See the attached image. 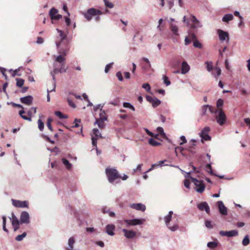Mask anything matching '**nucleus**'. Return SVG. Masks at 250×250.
I'll return each mask as SVG.
<instances>
[{"label": "nucleus", "instance_id": "f257e3e1", "mask_svg": "<svg viewBox=\"0 0 250 250\" xmlns=\"http://www.w3.org/2000/svg\"><path fill=\"white\" fill-rule=\"evenodd\" d=\"M56 30L59 34V36L57 37L55 40L58 53L60 55L65 56L69 49L67 35L61 30L57 28Z\"/></svg>", "mask_w": 250, "mask_h": 250}, {"label": "nucleus", "instance_id": "f03ea898", "mask_svg": "<svg viewBox=\"0 0 250 250\" xmlns=\"http://www.w3.org/2000/svg\"><path fill=\"white\" fill-rule=\"evenodd\" d=\"M62 55H59L55 57V60L53 63V70L50 72L54 82H55V74L66 72V69L65 68V58Z\"/></svg>", "mask_w": 250, "mask_h": 250}, {"label": "nucleus", "instance_id": "7ed1b4c3", "mask_svg": "<svg viewBox=\"0 0 250 250\" xmlns=\"http://www.w3.org/2000/svg\"><path fill=\"white\" fill-rule=\"evenodd\" d=\"M105 173L110 183L115 184L120 182V180L116 181L119 179L120 175L115 168L107 167L105 169Z\"/></svg>", "mask_w": 250, "mask_h": 250}, {"label": "nucleus", "instance_id": "20e7f679", "mask_svg": "<svg viewBox=\"0 0 250 250\" xmlns=\"http://www.w3.org/2000/svg\"><path fill=\"white\" fill-rule=\"evenodd\" d=\"M173 212L172 211H169L167 214L164 217V220L167 227L171 231H175L179 229V225L178 223L174 222L172 223H170L171 221L172 215Z\"/></svg>", "mask_w": 250, "mask_h": 250}, {"label": "nucleus", "instance_id": "39448f33", "mask_svg": "<svg viewBox=\"0 0 250 250\" xmlns=\"http://www.w3.org/2000/svg\"><path fill=\"white\" fill-rule=\"evenodd\" d=\"M218 110L214 107L208 104L204 105L201 109V115L202 116L207 115L208 112H209L213 117H215L217 123H219V114L217 113Z\"/></svg>", "mask_w": 250, "mask_h": 250}, {"label": "nucleus", "instance_id": "423d86ee", "mask_svg": "<svg viewBox=\"0 0 250 250\" xmlns=\"http://www.w3.org/2000/svg\"><path fill=\"white\" fill-rule=\"evenodd\" d=\"M102 14V12L99 10L96 9L94 8H91L87 10V12L83 14L84 18L88 21L91 20L93 16L100 15Z\"/></svg>", "mask_w": 250, "mask_h": 250}, {"label": "nucleus", "instance_id": "0eeeda50", "mask_svg": "<svg viewBox=\"0 0 250 250\" xmlns=\"http://www.w3.org/2000/svg\"><path fill=\"white\" fill-rule=\"evenodd\" d=\"M229 33L220 29V43L221 42L225 43L224 47L222 46V47L223 48V52H224L226 49L227 46L229 43Z\"/></svg>", "mask_w": 250, "mask_h": 250}, {"label": "nucleus", "instance_id": "6e6552de", "mask_svg": "<svg viewBox=\"0 0 250 250\" xmlns=\"http://www.w3.org/2000/svg\"><path fill=\"white\" fill-rule=\"evenodd\" d=\"M37 112L36 108L35 107H33L31 108L28 111H27V116L24 115L23 114L25 113V112L24 110H21L19 111V114L21 116V117L24 120L28 121H31V117L32 115L35 114Z\"/></svg>", "mask_w": 250, "mask_h": 250}, {"label": "nucleus", "instance_id": "1a4fd4ad", "mask_svg": "<svg viewBox=\"0 0 250 250\" xmlns=\"http://www.w3.org/2000/svg\"><path fill=\"white\" fill-rule=\"evenodd\" d=\"M145 219H125L124 222L126 224L127 227L130 226L140 225L144 223Z\"/></svg>", "mask_w": 250, "mask_h": 250}, {"label": "nucleus", "instance_id": "9d476101", "mask_svg": "<svg viewBox=\"0 0 250 250\" xmlns=\"http://www.w3.org/2000/svg\"><path fill=\"white\" fill-rule=\"evenodd\" d=\"M191 180L195 186V190L199 193H202L204 191L205 188V186L203 182L202 181L198 180L194 178H192Z\"/></svg>", "mask_w": 250, "mask_h": 250}, {"label": "nucleus", "instance_id": "9b49d317", "mask_svg": "<svg viewBox=\"0 0 250 250\" xmlns=\"http://www.w3.org/2000/svg\"><path fill=\"white\" fill-rule=\"evenodd\" d=\"M209 130V127L206 126L199 133V136L202 138L201 142L202 143L204 142V141H208L210 140L211 137L208 135Z\"/></svg>", "mask_w": 250, "mask_h": 250}, {"label": "nucleus", "instance_id": "f8f14e48", "mask_svg": "<svg viewBox=\"0 0 250 250\" xmlns=\"http://www.w3.org/2000/svg\"><path fill=\"white\" fill-rule=\"evenodd\" d=\"M205 64H206V67L208 71L210 72L211 70H212V75L216 79H217V77L219 76V68L216 67L213 69L212 63L211 62H206Z\"/></svg>", "mask_w": 250, "mask_h": 250}, {"label": "nucleus", "instance_id": "ddd939ff", "mask_svg": "<svg viewBox=\"0 0 250 250\" xmlns=\"http://www.w3.org/2000/svg\"><path fill=\"white\" fill-rule=\"evenodd\" d=\"M197 141L195 139L190 140L188 144L187 147L186 148V149L189 152L193 154L196 152L195 146H196V143H197Z\"/></svg>", "mask_w": 250, "mask_h": 250}, {"label": "nucleus", "instance_id": "4468645a", "mask_svg": "<svg viewBox=\"0 0 250 250\" xmlns=\"http://www.w3.org/2000/svg\"><path fill=\"white\" fill-rule=\"evenodd\" d=\"M230 121L228 120L227 116L222 108H220V126L224 125H229Z\"/></svg>", "mask_w": 250, "mask_h": 250}, {"label": "nucleus", "instance_id": "2eb2a0df", "mask_svg": "<svg viewBox=\"0 0 250 250\" xmlns=\"http://www.w3.org/2000/svg\"><path fill=\"white\" fill-rule=\"evenodd\" d=\"M12 205L17 208H28V202L27 201H21L17 200H12Z\"/></svg>", "mask_w": 250, "mask_h": 250}, {"label": "nucleus", "instance_id": "dca6fc26", "mask_svg": "<svg viewBox=\"0 0 250 250\" xmlns=\"http://www.w3.org/2000/svg\"><path fill=\"white\" fill-rule=\"evenodd\" d=\"M58 11L55 8H52L49 12V15L51 19L53 20H58L62 18V16L58 14Z\"/></svg>", "mask_w": 250, "mask_h": 250}, {"label": "nucleus", "instance_id": "f3484780", "mask_svg": "<svg viewBox=\"0 0 250 250\" xmlns=\"http://www.w3.org/2000/svg\"><path fill=\"white\" fill-rule=\"evenodd\" d=\"M20 222L21 224H28L30 222L29 214L27 211H22L20 216Z\"/></svg>", "mask_w": 250, "mask_h": 250}, {"label": "nucleus", "instance_id": "a211bd4d", "mask_svg": "<svg viewBox=\"0 0 250 250\" xmlns=\"http://www.w3.org/2000/svg\"><path fill=\"white\" fill-rule=\"evenodd\" d=\"M129 207L137 210L144 211L146 210V206L142 203H133L129 205Z\"/></svg>", "mask_w": 250, "mask_h": 250}, {"label": "nucleus", "instance_id": "6ab92c4d", "mask_svg": "<svg viewBox=\"0 0 250 250\" xmlns=\"http://www.w3.org/2000/svg\"><path fill=\"white\" fill-rule=\"evenodd\" d=\"M122 231L124 233V236L127 239L133 238L136 235V232L132 230H128L125 229H123Z\"/></svg>", "mask_w": 250, "mask_h": 250}, {"label": "nucleus", "instance_id": "aec40b11", "mask_svg": "<svg viewBox=\"0 0 250 250\" xmlns=\"http://www.w3.org/2000/svg\"><path fill=\"white\" fill-rule=\"evenodd\" d=\"M33 101V98L32 96L30 95H28L20 98V101L21 103L28 105L32 104Z\"/></svg>", "mask_w": 250, "mask_h": 250}, {"label": "nucleus", "instance_id": "412c9836", "mask_svg": "<svg viewBox=\"0 0 250 250\" xmlns=\"http://www.w3.org/2000/svg\"><path fill=\"white\" fill-rule=\"evenodd\" d=\"M220 234L222 236H226L228 237H232L237 236L238 234V232L236 230H232L230 231H220Z\"/></svg>", "mask_w": 250, "mask_h": 250}, {"label": "nucleus", "instance_id": "4be33fe9", "mask_svg": "<svg viewBox=\"0 0 250 250\" xmlns=\"http://www.w3.org/2000/svg\"><path fill=\"white\" fill-rule=\"evenodd\" d=\"M198 208L201 211L205 210L207 213H209V207L208 203L206 202H202L198 204Z\"/></svg>", "mask_w": 250, "mask_h": 250}, {"label": "nucleus", "instance_id": "5701e85b", "mask_svg": "<svg viewBox=\"0 0 250 250\" xmlns=\"http://www.w3.org/2000/svg\"><path fill=\"white\" fill-rule=\"evenodd\" d=\"M115 226L113 224H108L105 227V232L110 236H113L115 234L114 230Z\"/></svg>", "mask_w": 250, "mask_h": 250}, {"label": "nucleus", "instance_id": "b1692460", "mask_svg": "<svg viewBox=\"0 0 250 250\" xmlns=\"http://www.w3.org/2000/svg\"><path fill=\"white\" fill-rule=\"evenodd\" d=\"M189 66L186 62H183L182 64L181 73L185 74L189 70Z\"/></svg>", "mask_w": 250, "mask_h": 250}, {"label": "nucleus", "instance_id": "393cba45", "mask_svg": "<svg viewBox=\"0 0 250 250\" xmlns=\"http://www.w3.org/2000/svg\"><path fill=\"white\" fill-rule=\"evenodd\" d=\"M220 214L224 215H226L228 214V208L221 201H220Z\"/></svg>", "mask_w": 250, "mask_h": 250}, {"label": "nucleus", "instance_id": "a878e982", "mask_svg": "<svg viewBox=\"0 0 250 250\" xmlns=\"http://www.w3.org/2000/svg\"><path fill=\"white\" fill-rule=\"evenodd\" d=\"M170 28L173 35H179L178 27L175 24L171 23L170 25Z\"/></svg>", "mask_w": 250, "mask_h": 250}, {"label": "nucleus", "instance_id": "bb28decb", "mask_svg": "<svg viewBox=\"0 0 250 250\" xmlns=\"http://www.w3.org/2000/svg\"><path fill=\"white\" fill-rule=\"evenodd\" d=\"M233 19V16L231 14H226L222 18V21L226 22H228L229 21Z\"/></svg>", "mask_w": 250, "mask_h": 250}, {"label": "nucleus", "instance_id": "cd10ccee", "mask_svg": "<svg viewBox=\"0 0 250 250\" xmlns=\"http://www.w3.org/2000/svg\"><path fill=\"white\" fill-rule=\"evenodd\" d=\"M10 219L11 220L12 225H19L21 223L14 213L12 214V217L10 218Z\"/></svg>", "mask_w": 250, "mask_h": 250}, {"label": "nucleus", "instance_id": "c85d7f7f", "mask_svg": "<svg viewBox=\"0 0 250 250\" xmlns=\"http://www.w3.org/2000/svg\"><path fill=\"white\" fill-rule=\"evenodd\" d=\"M21 68V67H20L18 69H17L15 70H13V69H10L9 70V72L11 73V76L12 77H14L16 75L21 76V74H18V72L20 70Z\"/></svg>", "mask_w": 250, "mask_h": 250}, {"label": "nucleus", "instance_id": "c756f323", "mask_svg": "<svg viewBox=\"0 0 250 250\" xmlns=\"http://www.w3.org/2000/svg\"><path fill=\"white\" fill-rule=\"evenodd\" d=\"M202 26V24L198 21L197 22H194L192 25L190 26V28L192 29H197Z\"/></svg>", "mask_w": 250, "mask_h": 250}, {"label": "nucleus", "instance_id": "7c9ffc66", "mask_svg": "<svg viewBox=\"0 0 250 250\" xmlns=\"http://www.w3.org/2000/svg\"><path fill=\"white\" fill-rule=\"evenodd\" d=\"M62 162L63 165L66 167V168L68 169H70L72 167V164L69 162V161L65 158L62 159Z\"/></svg>", "mask_w": 250, "mask_h": 250}, {"label": "nucleus", "instance_id": "2f4dec72", "mask_svg": "<svg viewBox=\"0 0 250 250\" xmlns=\"http://www.w3.org/2000/svg\"><path fill=\"white\" fill-rule=\"evenodd\" d=\"M92 135H93L95 137H97L98 139L99 138H102L101 133L97 128H94L93 129V134Z\"/></svg>", "mask_w": 250, "mask_h": 250}, {"label": "nucleus", "instance_id": "473e14b6", "mask_svg": "<svg viewBox=\"0 0 250 250\" xmlns=\"http://www.w3.org/2000/svg\"><path fill=\"white\" fill-rule=\"evenodd\" d=\"M161 102L160 100L157 99V98H155V99L153 100L152 102L151 103L153 107H156L158 105H159L161 104Z\"/></svg>", "mask_w": 250, "mask_h": 250}, {"label": "nucleus", "instance_id": "72a5a7b5", "mask_svg": "<svg viewBox=\"0 0 250 250\" xmlns=\"http://www.w3.org/2000/svg\"><path fill=\"white\" fill-rule=\"evenodd\" d=\"M100 118L99 119L106 121L107 120V117L105 114V113L104 110H101L99 113Z\"/></svg>", "mask_w": 250, "mask_h": 250}, {"label": "nucleus", "instance_id": "f704fd0d", "mask_svg": "<svg viewBox=\"0 0 250 250\" xmlns=\"http://www.w3.org/2000/svg\"><path fill=\"white\" fill-rule=\"evenodd\" d=\"M27 234L25 232H24L21 234L18 235L15 238V240L17 241H22L24 238H25Z\"/></svg>", "mask_w": 250, "mask_h": 250}, {"label": "nucleus", "instance_id": "c9c22d12", "mask_svg": "<svg viewBox=\"0 0 250 250\" xmlns=\"http://www.w3.org/2000/svg\"><path fill=\"white\" fill-rule=\"evenodd\" d=\"M104 120H100L97 119L96 121L95 124L98 125V126L99 128H102L104 127Z\"/></svg>", "mask_w": 250, "mask_h": 250}, {"label": "nucleus", "instance_id": "e433bc0d", "mask_svg": "<svg viewBox=\"0 0 250 250\" xmlns=\"http://www.w3.org/2000/svg\"><path fill=\"white\" fill-rule=\"evenodd\" d=\"M218 243L216 242H210L207 244V246L211 249H213L217 247Z\"/></svg>", "mask_w": 250, "mask_h": 250}, {"label": "nucleus", "instance_id": "4c0bfd02", "mask_svg": "<svg viewBox=\"0 0 250 250\" xmlns=\"http://www.w3.org/2000/svg\"><path fill=\"white\" fill-rule=\"evenodd\" d=\"M148 143L150 145L155 146H159L161 144L160 143L157 142L152 138H150L149 139Z\"/></svg>", "mask_w": 250, "mask_h": 250}, {"label": "nucleus", "instance_id": "58836bf2", "mask_svg": "<svg viewBox=\"0 0 250 250\" xmlns=\"http://www.w3.org/2000/svg\"><path fill=\"white\" fill-rule=\"evenodd\" d=\"M167 4L168 6V8L169 10H171V11L172 12H175V10L174 9H172V7L174 5V1L173 0H168L167 1Z\"/></svg>", "mask_w": 250, "mask_h": 250}, {"label": "nucleus", "instance_id": "ea45409f", "mask_svg": "<svg viewBox=\"0 0 250 250\" xmlns=\"http://www.w3.org/2000/svg\"><path fill=\"white\" fill-rule=\"evenodd\" d=\"M16 85L19 87H21L24 84V80L22 79L17 78L16 79Z\"/></svg>", "mask_w": 250, "mask_h": 250}, {"label": "nucleus", "instance_id": "a19ab883", "mask_svg": "<svg viewBox=\"0 0 250 250\" xmlns=\"http://www.w3.org/2000/svg\"><path fill=\"white\" fill-rule=\"evenodd\" d=\"M205 169L206 171L209 174H210L211 175H213V174L212 170L211 169V167L210 164H207L205 166Z\"/></svg>", "mask_w": 250, "mask_h": 250}, {"label": "nucleus", "instance_id": "79ce46f5", "mask_svg": "<svg viewBox=\"0 0 250 250\" xmlns=\"http://www.w3.org/2000/svg\"><path fill=\"white\" fill-rule=\"evenodd\" d=\"M123 106L125 108H128L131 109L133 111H135V108L134 106L129 103L125 102L123 104Z\"/></svg>", "mask_w": 250, "mask_h": 250}, {"label": "nucleus", "instance_id": "37998d69", "mask_svg": "<svg viewBox=\"0 0 250 250\" xmlns=\"http://www.w3.org/2000/svg\"><path fill=\"white\" fill-rule=\"evenodd\" d=\"M55 114L58 116L60 119H66L67 118V116L66 115H63L61 112L60 111H56L55 112Z\"/></svg>", "mask_w": 250, "mask_h": 250}, {"label": "nucleus", "instance_id": "c03bdc74", "mask_svg": "<svg viewBox=\"0 0 250 250\" xmlns=\"http://www.w3.org/2000/svg\"><path fill=\"white\" fill-rule=\"evenodd\" d=\"M250 244V239L249 238L248 235H246L244 238L243 241H242V244L246 246Z\"/></svg>", "mask_w": 250, "mask_h": 250}, {"label": "nucleus", "instance_id": "a18cd8bd", "mask_svg": "<svg viewBox=\"0 0 250 250\" xmlns=\"http://www.w3.org/2000/svg\"><path fill=\"white\" fill-rule=\"evenodd\" d=\"M104 1L106 7L109 8H112L114 7V4L108 0H104Z\"/></svg>", "mask_w": 250, "mask_h": 250}, {"label": "nucleus", "instance_id": "49530a36", "mask_svg": "<svg viewBox=\"0 0 250 250\" xmlns=\"http://www.w3.org/2000/svg\"><path fill=\"white\" fill-rule=\"evenodd\" d=\"M52 122V119L51 118H48L47 119V126L48 128H49V129L51 131H53V128H52V127L51 124Z\"/></svg>", "mask_w": 250, "mask_h": 250}, {"label": "nucleus", "instance_id": "de8ad7c7", "mask_svg": "<svg viewBox=\"0 0 250 250\" xmlns=\"http://www.w3.org/2000/svg\"><path fill=\"white\" fill-rule=\"evenodd\" d=\"M38 127L40 130L42 131L44 128V124L41 119H39L38 121Z\"/></svg>", "mask_w": 250, "mask_h": 250}, {"label": "nucleus", "instance_id": "09e8293b", "mask_svg": "<svg viewBox=\"0 0 250 250\" xmlns=\"http://www.w3.org/2000/svg\"><path fill=\"white\" fill-rule=\"evenodd\" d=\"M55 86H56V84H55V82L54 81V83H53V89L51 90H49L48 89L47 90V101L48 102H49L50 100V95H49V93L51 91H55Z\"/></svg>", "mask_w": 250, "mask_h": 250}, {"label": "nucleus", "instance_id": "8fccbe9b", "mask_svg": "<svg viewBox=\"0 0 250 250\" xmlns=\"http://www.w3.org/2000/svg\"><path fill=\"white\" fill-rule=\"evenodd\" d=\"M142 87L144 88L147 92H150L151 87L148 83H144L142 85Z\"/></svg>", "mask_w": 250, "mask_h": 250}, {"label": "nucleus", "instance_id": "3c124183", "mask_svg": "<svg viewBox=\"0 0 250 250\" xmlns=\"http://www.w3.org/2000/svg\"><path fill=\"white\" fill-rule=\"evenodd\" d=\"M193 46L195 47H197V48H201L202 47V45L197 40L194 41V42H193Z\"/></svg>", "mask_w": 250, "mask_h": 250}, {"label": "nucleus", "instance_id": "603ef678", "mask_svg": "<svg viewBox=\"0 0 250 250\" xmlns=\"http://www.w3.org/2000/svg\"><path fill=\"white\" fill-rule=\"evenodd\" d=\"M145 130L146 131L147 135L154 138H157L158 135V134H154V133L148 130L147 128H145Z\"/></svg>", "mask_w": 250, "mask_h": 250}, {"label": "nucleus", "instance_id": "864d4df0", "mask_svg": "<svg viewBox=\"0 0 250 250\" xmlns=\"http://www.w3.org/2000/svg\"><path fill=\"white\" fill-rule=\"evenodd\" d=\"M163 79L164 83L167 86H168L170 84V82L169 81L168 78L166 76H163Z\"/></svg>", "mask_w": 250, "mask_h": 250}, {"label": "nucleus", "instance_id": "5fc2aeb1", "mask_svg": "<svg viewBox=\"0 0 250 250\" xmlns=\"http://www.w3.org/2000/svg\"><path fill=\"white\" fill-rule=\"evenodd\" d=\"M113 64V62H111V63H109L106 64V65L105 67V69H104L105 73H107L108 72L110 68L112 67Z\"/></svg>", "mask_w": 250, "mask_h": 250}, {"label": "nucleus", "instance_id": "6e6d98bb", "mask_svg": "<svg viewBox=\"0 0 250 250\" xmlns=\"http://www.w3.org/2000/svg\"><path fill=\"white\" fill-rule=\"evenodd\" d=\"M92 144L93 146L97 147V141L98 139L97 137H95L93 135H92Z\"/></svg>", "mask_w": 250, "mask_h": 250}, {"label": "nucleus", "instance_id": "4d7b16f0", "mask_svg": "<svg viewBox=\"0 0 250 250\" xmlns=\"http://www.w3.org/2000/svg\"><path fill=\"white\" fill-rule=\"evenodd\" d=\"M117 77L118 78V80L120 81H123L124 79H123V77L122 76V73L120 72V71H118L116 73V74Z\"/></svg>", "mask_w": 250, "mask_h": 250}, {"label": "nucleus", "instance_id": "13d9d810", "mask_svg": "<svg viewBox=\"0 0 250 250\" xmlns=\"http://www.w3.org/2000/svg\"><path fill=\"white\" fill-rule=\"evenodd\" d=\"M180 140L182 141V142L180 143V145H183V144L187 143V141L185 136H181L180 137Z\"/></svg>", "mask_w": 250, "mask_h": 250}, {"label": "nucleus", "instance_id": "bf43d9fd", "mask_svg": "<svg viewBox=\"0 0 250 250\" xmlns=\"http://www.w3.org/2000/svg\"><path fill=\"white\" fill-rule=\"evenodd\" d=\"M103 107V105L101 104H99L96 105L94 107V110L95 111H97L98 109H100V111H101V110H102V108Z\"/></svg>", "mask_w": 250, "mask_h": 250}, {"label": "nucleus", "instance_id": "052dcab7", "mask_svg": "<svg viewBox=\"0 0 250 250\" xmlns=\"http://www.w3.org/2000/svg\"><path fill=\"white\" fill-rule=\"evenodd\" d=\"M81 122L80 119H76L74 121L75 125L72 126L73 127H78L79 126V123Z\"/></svg>", "mask_w": 250, "mask_h": 250}, {"label": "nucleus", "instance_id": "680f3d73", "mask_svg": "<svg viewBox=\"0 0 250 250\" xmlns=\"http://www.w3.org/2000/svg\"><path fill=\"white\" fill-rule=\"evenodd\" d=\"M184 186L187 188H190V182H189V181L188 180L186 179L184 181Z\"/></svg>", "mask_w": 250, "mask_h": 250}, {"label": "nucleus", "instance_id": "e2e57ef3", "mask_svg": "<svg viewBox=\"0 0 250 250\" xmlns=\"http://www.w3.org/2000/svg\"><path fill=\"white\" fill-rule=\"evenodd\" d=\"M67 101H68L69 105L70 106H71L73 108H75L76 107L75 104L71 100H70L69 98H68L67 99Z\"/></svg>", "mask_w": 250, "mask_h": 250}, {"label": "nucleus", "instance_id": "0e129e2a", "mask_svg": "<svg viewBox=\"0 0 250 250\" xmlns=\"http://www.w3.org/2000/svg\"><path fill=\"white\" fill-rule=\"evenodd\" d=\"M142 166H143V164H139L137 166V167L133 169V172L135 173L137 171H140L141 170Z\"/></svg>", "mask_w": 250, "mask_h": 250}, {"label": "nucleus", "instance_id": "69168bd1", "mask_svg": "<svg viewBox=\"0 0 250 250\" xmlns=\"http://www.w3.org/2000/svg\"><path fill=\"white\" fill-rule=\"evenodd\" d=\"M142 60L145 61L148 64V67L150 68L151 66V63L149 60L146 58H143Z\"/></svg>", "mask_w": 250, "mask_h": 250}, {"label": "nucleus", "instance_id": "338daca9", "mask_svg": "<svg viewBox=\"0 0 250 250\" xmlns=\"http://www.w3.org/2000/svg\"><path fill=\"white\" fill-rule=\"evenodd\" d=\"M191 42V40L188 37H186L185 39V44L188 45Z\"/></svg>", "mask_w": 250, "mask_h": 250}, {"label": "nucleus", "instance_id": "774afa93", "mask_svg": "<svg viewBox=\"0 0 250 250\" xmlns=\"http://www.w3.org/2000/svg\"><path fill=\"white\" fill-rule=\"evenodd\" d=\"M154 99H155V98H153V97H151V96H148V95H146V100H147L148 102H149V103H151L152 102L153 100Z\"/></svg>", "mask_w": 250, "mask_h": 250}]
</instances>
